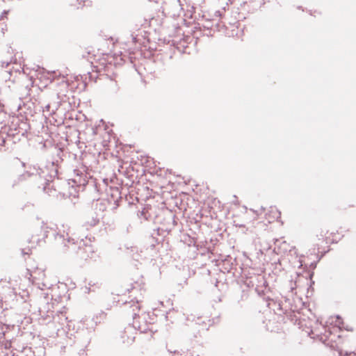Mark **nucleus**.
I'll list each match as a JSON object with an SVG mask.
<instances>
[{
    "label": "nucleus",
    "instance_id": "5",
    "mask_svg": "<svg viewBox=\"0 0 356 356\" xmlns=\"http://www.w3.org/2000/svg\"><path fill=\"white\" fill-rule=\"evenodd\" d=\"M270 212L273 213L274 218L280 217V213L275 208H271Z\"/></svg>",
    "mask_w": 356,
    "mask_h": 356
},
{
    "label": "nucleus",
    "instance_id": "3",
    "mask_svg": "<svg viewBox=\"0 0 356 356\" xmlns=\"http://www.w3.org/2000/svg\"><path fill=\"white\" fill-rule=\"evenodd\" d=\"M113 59V56L109 54H104L99 56L96 60L98 65H96L95 67L99 69H97V71L100 70L101 69H104L108 65H111Z\"/></svg>",
    "mask_w": 356,
    "mask_h": 356
},
{
    "label": "nucleus",
    "instance_id": "2",
    "mask_svg": "<svg viewBox=\"0 0 356 356\" xmlns=\"http://www.w3.org/2000/svg\"><path fill=\"white\" fill-rule=\"evenodd\" d=\"M136 332L135 329L131 326H128L124 328L120 333V337L122 343L131 344L135 340V335Z\"/></svg>",
    "mask_w": 356,
    "mask_h": 356
},
{
    "label": "nucleus",
    "instance_id": "6",
    "mask_svg": "<svg viewBox=\"0 0 356 356\" xmlns=\"http://www.w3.org/2000/svg\"><path fill=\"white\" fill-rule=\"evenodd\" d=\"M8 11H4L1 16V19H3L4 18H7V15H8Z\"/></svg>",
    "mask_w": 356,
    "mask_h": 356
},
{
    "label": "nucleus",
    "instance_id": "4",
    "mask_svg": "<svg viewBox=\"0 0 356 356\" xmlns=\"http://www.w3.org/2000/svg\"><path fill=\"white\" fill-rule=\"evenodd\" d=\"M321 236L323 237V239L325 241V243L327 245L337 243V241L339 240V238L337 236V233L333 232H330L329 231H326L324 234H321Z\"/></svg>",
    "mask_w": 356,
    "mask_h": 356
},
{
    "label": "nucleus",
    "instance_id": "1",
    "mask_svg": "<svg viewBox=\"0 0 356 356\" xmlns=\"http://www.w3.org/2000/svg\"><path fill=\"white\" fill-rule=\"evenodd\" d=\"M327 340L328 343H330L332 347L337 349L339 352L340 355L342 354L345 340L340 334H336L330 332V335L327 337Z\"/></svg>",
    "mask_w": 356,
    "mask_h": 356
}]
</instances>
